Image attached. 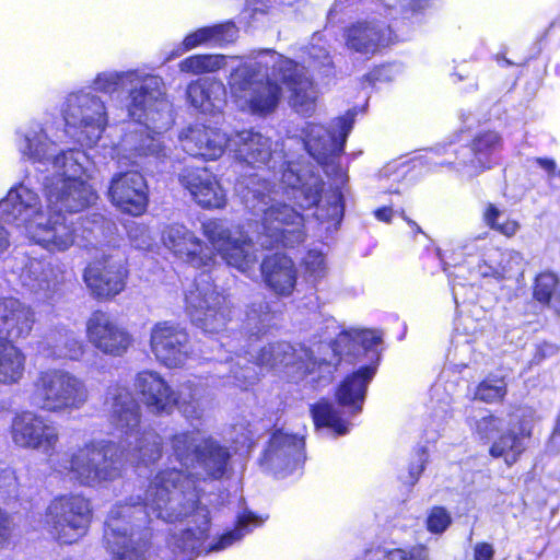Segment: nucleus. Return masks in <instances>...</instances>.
I'll use <instances>...</instances> for the list:
<instances>
[{"mask_svg": "<svg viewBox=\"0 0 560 560\" xmlns=\"http://www.w3.org/2000/svg\"><path fill=\"white\" fill-rule=\"evenodd\" d=\"M170 444L180 469L174 467L156 474L140 502L154 517L166 523L191 517L188 527L180 536L174 535L170 544L183 552H194L210 528L209 510L198 504V481L222 478L231 454L214 439L200 436L199 431L175 433Z\"/></svg>", "mask_w": 560, "mask_h": 560, "instance_id": "nucleus-1", "label": "nucleus"}, {"mask_svg": "<svg viewBox=\"0 0 560 560\" xmlns=\"http://www.w3.org/2000/svg\"><path fill=\"white\" fill-rule=\"evenodd\" d=\"M105 406L113 428L122 440L119 455L115 444L90 441L62 456L55 470L84 487H100L121 477L125 462L149 466L162 454V439L152 431H141V408L132 392L119 383L107 387Z\"/></svg>", "mask_w": 560, "mask_h": 560, "instance_id": "nucleus-2", "label": "nucleus"}, {"mask_svg": "<svg viewBox=\"0 0 560 560\" xmlns=\"http://www.w3.org/2000/svg\"><path fill=\"white\" fill-rule=\"evenodd\" d=\"M381 339L382 336L376 330H346L338 335L334 343L318 346V351L324 354L320 358L314 357L313 351L302 345L293 346L287 341L270 342L255 352L244 350L249 359L242 358L240 353H236V361L232 357L221 358L215 368V375L223 380V386L247 388L257 380L254 368L247 364L252 362L267 369H291L298 378L314 374L316 370H323V373L330 376L343 355L358 357L361 351H373Z\"/></svg>", "mask_w": 560, "mask_h": 560, "instance_id": "nucleus-3", "label": "nucleus"}, {"mask_svg": "<svg viewBox=\"0 0 560 560\" xmlns=\"http://www.w3.org/2000/svg\"><path fill=\"white\" fill-rule=\"evenodd\" d=\"M23 156L33 163H38L49 171L51 175L44 178L43 185L52 220L60 215L59 223H65L74 230L78 229L72 221H68L62 211L75 213L93 205L97 195L88 183L83 162L86 155L78 150L61 151L56 142H24L20 149Z\"/></svg>", "mask_w": 560, "mask_h": 560, "instance_id": "nucleus-4", "label": "nucleus"}, {"mask_svg": "<svg viewBox=\"0 0 560 560\" xmlns=\"http://www.w3.org/2000/svg\"><path fill=\"white\" fill-rule=\"evenodd\" d=\"M238 190L245 207L253 215L259 217L253 233L262 248L294 247L304 241L303 217L292 207L267 195L266 191H271L267 180L250 177L249 183Z\"/></svg>", "mask_w": 560, "mask_h": 560, "instance_id": "nucleus-5", "label": "nucleus"}, {"mask_svg": "<svg viewBox=\"0 0 560 560\" xmlns=\"http://www.w3.org/2000/svg\"><path fill=\"white\" fill-rule=\"evenodd\" d=\"M0 215L49 252H65L74 244V230L46 214L38 194L25 184L12 187L0 200Z\"/></svg>", "mask_w": 560, "mask_h": 560, "instance_id": "nucleus-6", "label": "nucleus"}, {"mask_svg": "<svg viewBox=\"0 0 560 560\" xmlns=\"http://www.w3.org/2000/svg\"><path fill=\"white\" fill-rule=\"evenodd\" d=\"M133 386L151 413L171 415L178 409L188 420H199L203 416L201 388L192 381L180 384L175 390L160 373L145 370L136 375Z\"/></svg>", "mask_w": 560, "mask_h": 560, "instance_id": "nucleus-7", "label": "nucleus"}, {"mask_svg": "<svg viewBox=\"0 0 560 560\" xmlns=\"http://www.w3.org/2000/svg\"><path fill=\"white\" fill-rule=\"evenodd\" d=\"M88 399L89 389L85 382L65 370L40 371L33 382L31 402L47 412L77 411Z\"/></svg>", "mask_w": 560, "mask_h": 560, "instance_id": "nucleus-8", "label": "nucleus"}, {"mask_svg": "<svg viewBox=\"0 0 560 560\" xmlns=\"http://www.w3.org/2000/svg\"><path fill=\"white\" fill-rule=\"evenodd\" d=\"M93 518V508L82 494L56 497L46 509L44 525L59 544H74L84 537Z\"/></svg>", "mask_w": 560, "mask_h": 560, "instance_id": "nucleus-9", "label": "nucleus"}, {"mask_svg": "<svg viewBox=\"0 0 560 560\" xmlns=\"http://www.w3.org/2000/svg\"><path fill=\"white\" fill-rule=\"evenodd\" d=\"M185 305L191 322L206 332H220L231 318L225 296L218 292L211 277L205 272L186 289Z\"/></svg>", "mask_w": 560, "mask_h": 560, "instance_id": "nucleus-10", "label": "nucleus"}, {"mask_svg": "<svg viewBox=\"0 0 560 560\" xmlns=\"http://www.w3.org/2000/svg\"><path fill=\"white\" fill-rule=\"evenodd\" d=\"M65 133L71 140H101L108 124L104 102L84 92L70 94L62 108Z\"/></svg>", "mask_w": 560, "mask_h": 560, "instance_id": "nucleus-11", "label": "nucleus"}, {"mask_svg": "<svg viewBox=\"0 0 560 560\" xmlns=\"http://www.w3.org/2000/svg\"><path fill=\"white\" fill-rule=\"evenodd\" d=\"M202 233L229 266L248 278L255 275L258 256L253 237L242 233L238 236L233 235L221 220L205 221Z\"/></svg>", "mask_w": 560, "mask_h": 560, "instance_id": "nucleus-12", "label": "nucleus"}, {"mask_svg": "<svg viewBox=\"0 0 560 560\" xmlns=\"http://www.w3.org/2000/svg\"><path fill=\"white\" fill-rule=\"evenodd\" d=\"M229 85L236 98L245 100L252 114L262 117L273 113L282 97V86L270 78L257 79V71L252 67L235 69Z\"/></svg>", "mask_w": 560, "mask_h": 560, "instance_id": "nucleus-13", "label": "nucleus"}, {"mask_svg": "<svg viewBox=\"0 0 560 560\" xmlns=\"http://www.w3.org/2000/svg\"><path fill=\"white\" fill-rule=\"evenodd\" d=\"M285 165V168L281 171L279 190L272 192L278 195L281 190L301 209L316 206L324 186L318 168L304 156L296 161H288Z\"/></svg>", "mask_w": 560, "mask_h": 560, "instance_id": "nucleus-14", "label": "nucleus"}, {"mask_svg": "<svg viewBox=\"0 0 560 560\" xmlns=\"http://www.w3.org/2000/svg\"><path fill=\"white\" fill-rule=\"evenodd\" d=\"M150 348L155 359L168 369L183 368L194 354L187 330L172 322H160L152 327Z\"/></svg>", "mask_w": 560, "mask_h": 560, "instance_id": "nucleus-15", "label": "nucleus"}, {"mask_svg": "<svg viewBox=\"0 0 560 560\" xmlns=\"http://www.w3.org/2000/svg\"><path fill=\"white\" fill-rule=\"evenodd\" d=\"M343 38L348 49L365 56H374L400 40L390 25L377 20L350 24L343 32Z\"/></svg>", "mask_w": 560, "mask_h": 560, "instance_id": "nucleus-16", "label": "nucleus"}, {"mask_svg": "<svg viewBox=\"0 0 560 560\" xmlns=\"http://www.w3.org/2000/svg\"><path fill=\"white\" fill-rule=\"evenodd\" d=\"M12 440L24 448L51 455L59 442L58 429L44 417L33 412L18 415L12 422Z\"/></svg>", "mask_w": 560, "mask_h": 560, "instance_id": "nucleus-17", "label": "nucleus"}, {"mask_svg": "<svg viewBox=\"0 0 560 560\" xmlns=\"http://www.w3.org/2000/svg\"><path fill=\"white\" fill-rule=\"evenodd\" d=\"M86 338L98 351L121 357L132 345V336L105 312H94L86 322Z\"/></svg>", "mask_w": 560, "mask_h": 560, "instance_id": "nucleus-18", "label": "nucleus"}, {"mask_svg": "<svg viewBox=\"0 0 560 560\" xmlns=\"http://www.w3.org/2000/svg\"><path fill=\"white\" fill-rule=\"evenodd\" d=\"M161 241L174 256L192 267H209L213 261L212 250L183 224L173 223L164 226Z\"/></svg>", "mask_w": 560, "mask_h": 560, "instance_id": "nucleus-19", "label": "nucleus"}, {"mask_svg": "<svg viewBox=\"0 0 560 560\" xmlns=\"http://www.w3.org/2000/svg\"><path fill=\"white\" fill-rule=\"evenodd\" d=\"M112 203L131 215L142 214L148 206V187L143 176L136 171L116 174L108 189Z\"/></svg>", "mask_w": 560, "mask_h": 560, "instance_id": "nucleus-20", "label": "nucleus"}, {"mask_svg": "<svg viewBox=\"0 0 560 560\" xmlns=\"http://www.w3.org/2000/svg\"><path fill=\"white\" fill-rule=\"evenodd\" d=\"M180 185L202 208H223L226 196L215 177L206 167L186 165L178 174Z\"/></svg>", "mask_w": 560, "mask_h": 560, "instance_id": "nucleus-21", "label": "nucleus"}, {"mask_svg": "<svg viewBox=\"0 0 560 560\" xmlns=\"http://www.w3.org/2000/svg\"><path fill=\"white\" fill-rule=\"evenodd\" d=\"M127 269L121 257L109 256L89 265L84 271V281L98 298H109L125 288Z\"/></svg>", "mask_w": 560, "mask_h": 560, "instance_id": "nucleus-22", "label": "nucleus"}, {"mask_svg": "<svg viewBox=\"0 0 560 560\" xmlns=\"http://www.w3.org/2000/svg\"><path fill=\"white\" fill-rule=\"evenodd\" d=\"M303 439L279 431L272 434L261 464L276 475H285L303 462Z\"/></svg>", "mask_w": 560, "mask_h": 560, "instance_id": "nucleus-23", "label": "nucleus"}, {"mask_svg": "<svg viewBox=\"0 0 560 560\" xmlns=\"http://www.w3.org/2000/svg\"><path fill=\"white\" fill-rule=\"evenodd\" d=\"M35 323L33 308L15 298L0 299L1 339L13 343L30 336Z\"/></svg>", "mask_w": 560, "mask_h": 560, "instance_id": "nucleus-24", "label": "nucleus"}, {"mask_svg": "<svg viewBox=\"0 0 560 560\" xmlns=\"http://www.w3.org/2000/svg\"><path fill=\"white\" fill-rule=\"evenodd\" d=\"M19 279L31 292L50 299L61 283L62 276L59 268L48 261L24 257Z\"/></svg>", "mask_w": 560, "mask_h": 560, "instance_id": "nucleus-25", "label": "nucleus"}, {"mask_svg": "<svg viewBox=\"0 0 560 560\" xmlns=\"http://www.w3.org/2000/svg\"><path fill=\"white\" fill-rule=\"evenodd\" d=\"M260 271L266 287L276 295L288 298L294 292L298 269L290 257L281 254L267 256L260 264Z\"/></svg>", "mask_w": 560, "mask_h": 560, "instance_id": "nucleus-26", "label": "nucleus"}, {"mask_svg": "<svg viewBox=\"0 0 560 560\" xmlns=\"http://www.w3.org/2000/svg\"><path fill=\"white\" fill-rule=\"evenodd\" d=\"M532 434V428L527 421H514L512 418L504 431L493 441L490 455L503 458L505 464H515L524 451Z\"/></svg>", "mask_w": 560, "mask_h": 560, "instance_id": "nucleus-27", "label": "nucleus"}, {"mask_svg": "<svg viewBox=\"0 0 560 560\" xmlns=\"http://www.w3.org/2000/svg\"><path fill=\"white\" fill-rule=\"evenodd\" d=\"M375 374V368L364 366L348 376L337 390V399L341 407L348 408L351 416L361 412L369 383Z\"/></svg>", "mask_w": 560, "mask_h": 560, "instance_id": "nucleus-28", "label": "nucleus"}, {"mask_svg": "<svg viewBox=\"0 0 560 560\" xmlns=\"http://www.w3.org/2000/svg\"><path fill=\"white\" fill-rule=\"evenodd\" d=\"M26 354L14 343L0 339V386L19 384L25 374Z\"/></svg>", "mask_w": 560, "mask_h": 560, "instance_id": "nucleus-29", "label": "nucleus"}, {"mask_svg": "<svg viewBox=\"0 0 560 560\" xmlns=\"http://www.w3.org/2000/svg\"><path fill=\"white\" fill-rule=\"evenodd\" d=\"M278 328V315L270 310L267 301L261 300L247 306L243 329L249 337L258 339Z\"/></svg>", "mask_w": 560, "mask_h": 560, "instance_id": "nucleus-30", "label": "nucleus"}, {"mask_svg": "<svg viewBox=\"0 0 560 560\" xmlns=\"http://www.w3.org/2000/svg\"><path fill=\"white\" fill-rule=\"evenodd\" d=\"M355 108L347 110L343 115L334 118L328 128L316 122H306L303 127L304 137L301 140H346L353 128Z\"/></svg>", "mask_w": 560, "mask_h": 560, "instance_id": "nucleus-31", "label": "nucleus"}, {"mask_svg": "<svg viewBox=\"0 0 560 560\" xmlns=\"http://www.w3.org/2000/svg\"><path fill=\"white\" fill-rule=\"evenodd\" d=\"M46 343L49 355L56 359L79 360L84 353V346L77 334L65 327L48 332Z\"/></svg>", "mask_w": 560, "mask_h": 560, "instance_id": "nucleus-32", "label": "nucleus"}, {"mask_svg": "<svg viewBox=\"0 0 560 560\" xmlns=\"http://www.w3.org/2000/svg\"><path fill=\"white\" fill-rule=\"evenodd\" d=\"M224 88L221 83L207 79H197L191 81L186 89V95L189 104L201 113H211L214 110V94Z\"/></svg>", "mask_w": 560, "mask_h": 560, "instance_id": "nucleus-33", "label": "nucleus"}, {"mask_svg": "<svg viewBox=\"0 0 560 560\" xmlns=\"http://www.w3.org/2000/svg\"><path fill=\"white\" fill-rule=\"evenodd\" d=\"M316 428H328L337 435H345L350 430V423L343 419L337 408L328 401H319L311 409Z\"/></svg>", "mask_w": 560, "mask_h": 560, "instance_id": "nucleus-34", "label": "nucleus"}, {"mask_svg": "<svg viewBox=\"0 0 560 560\" xmlns=\"http://www.w3.org/2000/svg\"><path fill=\"white\" fill-rule=\"evenodd\" d=\"M264 520L253 513H244L238 516L235 529L223 534L220 539L211 546V551H220L229 548L234 542L240 541L245 535L249 534L253 528L260 526Z\"/></svg>", "mask_w": 560, "mask_h": 560, "instance_id": "nucleus-35", "label": "nucleus"}, {"mask_svg": "<svg viewBox=\"0 0 560 560\" xmlns=\"http://www.w3.org/2000/svg\"><path fill=\"white\" fill-rule=\"evenodd\" d=\"M495 264L499 272V281L518 278L524 272V258L515 250H494Z\"/></svg>", "mask_w": 560, "mask_h": 560, "instance_id": "nucleus-36", "label": "nucleus"}, {"mask_svg": "<svg viewBox=\"0 0 560 560\" xmlns=\"http://www.w3.org/2000/svg\"><path fill=\"white\" fill-rule=\"evenodd\" d=\"M236 152L240 159L247 164L256 165L272 163L270 167H275L276 154L270 152L268 142H238Z\"/></svg>", "mask_w": 560, "mask_h": 560, "instance_id": "nucleus-37", "label": "nucleus"}, {"mask_svg": "<svg viewBox=\"0 0 560 560\" xmlns=\"http://www.w3.org/2000/svg\"><path fill=\"white\" fill-rule=\"evenodd\" d=\"M346 142H301L308 155H312L319 164H334L345 150Z\"/></svg>", "mask_w": 560, "mask_h": 560, "instance_id": "nucleus-38", "label": "nucleus"}, {"mask_svg": "<svg viewBox=\"0 0 560 560\" xmlns=\"http://www.w3.org/2000/svg\"><path fill=\"white\" fill-rule=\"evenodd\" d=\"M428 550L423 546H412L408 549L394 548L387 551H369L365 560H428Z\"/></svg>", "mask_w": 560, "mask_h": 560, "instance_id": "nucleus-39", "label": "nucleus"}, {"mask_svg": "<svg viewBox=\"0 0 560 560\" xmlns=\"http://www.w3.org/2000/svg\"><path fill=\"white\" fill-rule=\"evenodd\" d=\"M210 47H225L234 44L240 30L233 21H225L208 26Z\"/></svg>", "mask_w": 560, "mask_h": 560, "instance_id": "nucleus-40", "label": "nucleus"}, {"mask_svg": "<svg viewBox=\"0 0 560 560\" xmlns=\"http://www.w3.org/2000/svg\"><path fill=\"white\" fill-rule=\"evenodd\" d=\"M182 149L192 159L212 161L220 158L224 148L222 142H182Z\"/></svg>", "mask_w": 560, "mask_h": 560, "instance_id": "nucleus-41", "label": "nucleus"}, {"mask_svg": "<svg viewBox=\"0 0 560 560\" xmlns=\"http://www.w3.org/2000/svg\"><path fill=\"white\" fill-rule=\"evenodd\" d=\"M502 217L501 211L492 203H489L483 213V220L488 226L492 230L498 231L499 233L512 237L520 230V223L516 220L506 219L501 222L500 219Z\"/></svg>", "mask_w": 560, "mask_h": 560, "instance_id": "nucleus-42", "label": "nucleus"}, {"mask_svg": "<svg viewBox=\"0 0 560 560\" xmlns=\"http://www.w3.org/2000/svg\"><path fill=\"white\" fill-rule=\"evenodd\" d=\"M509 421L493 415H487L471 424L474 432L482 440H492L499 436L506 428Z\"/></svg>", "mask_w": 560, "mask_h": 560, "instance_id": "nucleus-43", "label": "nucleus"}, {"mask_svg": "<svg viewBox=\"0 0 560 560\" xmlns=\"http://www.w3.org/2000/svg\"><path fill=\"white\" fill-rule=\"evenodd\" d=\"M505 394L506 384L503 378L488 377L477 386L475 398L491 404L501 400Z\"/></svg>", "mask_w": 560, "mask_h": 560, "instance_id": "nucleus-44", "label": "nucleus"}, {"mask_svg": "<svg viewBox=\"0 0 560 560\" xmlns=\"http://www.w3.org/2000/svg\"><path fill=\"white\" fill-rule=\"evenodd\" d=\"M466 150L472 154V158L469 160V165H467V167L474 168V171L467 170L469 177L476 175L478 170L489 167V155L493 150L492 142H470L469 145H466Z\"/></svg>", "mask_w": 560, "mask_h": 560, "instance_id": "nucleus-45", "label": "nucleus"}, {"mask_svg": "<svg viewBox=\"0 0 560 560\" xmlns=\"http://www.w3.org/2000/svg\"><path fill=\"white\" fill-rule=\"evenodd\" d=\"M305 277L308 281L317 282L326 277L328 267L323 253L311 249L303 259Z\"/></svg>", "mask_w": 560, "mask_h": 560, "instance_id": "nucleus-46", "label": "nucleus"}, {"mask_svg": "<svg viewBox=\"0 0 560 560\" xmlns=\"http://www.w3.org/2000/svg\"><path fill=\"white\" fill-rule=\"evenodd\" d=\"M557 287L558 278L553 273H540L535 281L534 298L540 303L548 304L558 293Z\"/></svg>", "mask_w": 560, "mask_h": 560, "instance_id": "nucleus-47", "label": "nucleus"}, {"mask_svg": "<svg viewBox=\"0 0 560 560\" xmlns=\"http://www.w3.org/2000/svg\"><path fill=\"white\" fill-rule=\"evenodd\" d=\"M129 98V116L139 119L144 114L148 102L152 100V91L148 86L141 85L130 90Z\"/></svg>", "mask_w": 560, "mask_h": 560, "instance_id": "nucleus-48", "label": "nucleus"}, {"mask_svg": "<svg viewBox=\"0 0 560 560\" xmlns=\"http://www.w3.org/2000/svg\"><path fill=\"white\" fill-rule=\"evenodd\" d=\"M293 109L303 117H311L316 109V98L302 89H294L291 94Z\"/></svg>", "mask_w": 560, "mask_h": 560, "instance_id": "nucleus-49", "label": "nucleus"}, {"mask_svg": "<svg viewBox=\"0 0 560 560\" xmlns=\"http://www.w3.org/2000/svg\"><path fill=\"white\" fill-rule=\"evenodd\" d=\"M451 522L452 518L447 511L443 508L435 506L428 515L427 527L431 533L441 534L451 525Z\"/></svg>", "mask_w": 560, "mask_h": 560, "instance_id": "nucleus-50", "label": "nucleus"}, {"mask_svg": "<svg viewBox=\"0 0 560 560\" xmlns=\"http://www.w3.org/2000/svg\"><path fill=\"white\" fill-rule=\"evenodd\" d=\"M182 70L200 74L211 70V56L209 55H194L185 58L180 62Z\"/></svg>", "mask_w": 560, "mask_h": 560, "instance_id": "nucleus-51", "label": "nucleus"}, {"mask_svg": "<svg viewBox=\"0 0 560 560\" xmlns=\"http://www.w3.org/2000/svg\"><path fill=\"white\" fill-rule=\"evenodd\" d=\"M202 45L210 46L208 26L199 27L196 31L187 34L182 42L184 50H191Z\"/></svg>", "mask_w": 560, "mask_h": 560, "instance_id": "nucleus-52", "label": "nucleus"}, {"mask_svg": "<svg viewBox=\"0 0 560 560\" xmlns=\"http://www.w3.org/2000/svg\"><path fill=\"white\" fill-rule=\"evenodd\" d=\"M387 80V67L385 65H378L373 67L368 73L361 77L360 84L363 89L368 86L373 88L377 82H384Z\"/></svg>", "mask_w": 560, "mask_h": 560, "instance_id": "nucleus-53", "label": "nucleus"}, {"mask_svg": "<svg viewBox=\"0 0 560 560\" xmlns=\"http://www.w3.org/2000/svg\"><path fill=\"white\" fill-rule=\"evenodd\" d=\"M130 241L137 248H148L152 243V237L149 234V230L144 225H135L130 228L129 232Z\"/></svg>", "mask_w": 560, "mask_h": 560, "instance_id": "nucleus-54", "label": "nucleus"}, {"mask_svg": "<svg viewBox=\"0 0 560 560\" xmlns=\"http://www.w3.org/2000/svg\"><path fill=\"white\" fill-rule=\"evenodd\" d=\"M16 485V478L14 471L0 463V492H9L14 489Z\"/></svg>", "mask_w": 560, "mask_h": 560, "instance_id": "nucleus-55", "label": "nucleus"}, {"mask_svg": "<svg viewBox=\"0 0 560 560\" xmlns=\"http://www.w3.org/2000/svg\"><path fill=\"white\" fill-rule=\"evenodd\" d=\"M328 217L334 221H340L343 214L342 195L340 191H334L329 201Z\"/></svg>", "mask_w": 560, "mask_h": 560, "instance_id": "nucleus-56", "label": "nucleus"}, {"mask_svg": "<svg viewBox=\"0 0 560 560\" xmlns=\"http://www.w3.org/2000/svg\"><path fill=\"white\" fill-rule=\"evenodd\" d=\"M51 128V124L49 126H43L42 124L34 121L31 124L30 131L24 136V140H48L47 130Z\"/></svg>", "mask_w": 560, "mask_h": 560, "instance_id": "nucleus-57", "label": "nucleus"}, {"mask_svg": "<svg viewBox=\"0 0 560 560\" xmlns=\"http://www.w3.org/2000/svg\"><path fill=\"white\" fill-rule=\"evenodd\" d=\"M494 261V254H492L489 256V260L478 265V273L483 278H493L499 281L498 267Z\"/></svg>", "mask_w": 560, "mask_h": 560, "instance_id": "nucleus-58", "label": "nucleus"}, {"mask_svg": "<svg viewBox=\"0 0 560 560\" xmlns=\"http://www.w3.org/2000/svg\"><path fill=\"white\" fill-rule=\"evenodd\" d=\"M494 555L493 547L487 542H479L475 546V560H492Z\"/></svg>", "mask_w": 560, "mask_h": 560, "instance_id": "nucleus-59", "label": "nucleus"}, {"mask_svg": "<svg viewBox=\"0 0 560 560\" xmlns=\"http://www.w3.org/2000/svg\"><path fill=\"white\" fill-rule=\"evenodd\" d=\"M11 533L9 515L0 509V547L7 542Z\"/></svg>", "mask_w": 560, "mask_h": 560, "instance_id": "nucleus-60", "label": "nucleus"}, {"mask_svg": "<svg viewBox=\"0 0 560 560\" xmlns=\"http://www.w3.org/2000/svg\"><path fill=\"white\" fill-rule=\"evenodd\" d=\"M105 222V219L100 213H93L91 219H86L84 222H82V226L84 231H89L91 233H94L96 230H101L103 224Z\"/></svg>", "mask_w": 560, "mask_h": 560, "instance_id": "nucleus-61", "label": "nucleus"}, {"mask_svg": "<svg viewBox=\"0 0 560 560\" xmlns=\"http://www.w3.org/2000/svg\"><path fill=\"white\" fill-rule=\"evenodd\" d=\"M425 462H427V456H425V453L422 452L419 455V459H418L417 464H411V466L409 468V475H410L412 483L416 482L418 480V478L420 477V475L422 474V471L424 469Z\"/></svg>", "mask_w": 560, "mask_h": 560, "instance_id": "nucleus-62", "label": "nucleus"}, {"mask_svg": "<svg viewBox=\"0 0 560 560\" xmlns=\"http://www.w3.org/2000/svg\"><path fill=\"white\" fill-rule=\"evenodd\" d=\"M537 163L548 172L549 179H553L556 176L560 177V171L556 170V163L549 159H537Z\"/></svg>", "mask_w": 560, "mask_h": 560, "instance_id": "nucleus-63", "label": "nucleus"}, {"mask_svg": "<svg viewBox=\"0 0 560 560\" xmlns=\"http://www.w3.org/2000/svg\"><path fill=\"white\" fill-rule=\"evenodd\" d=\"M11 245L7 229L0 223V258L8 252Z\"/></svg>", "mask_w": 560, "mask_h": 560, "instance_id": "nucleus-64", "label": "nucleus"}]
</instances>
